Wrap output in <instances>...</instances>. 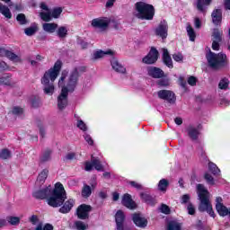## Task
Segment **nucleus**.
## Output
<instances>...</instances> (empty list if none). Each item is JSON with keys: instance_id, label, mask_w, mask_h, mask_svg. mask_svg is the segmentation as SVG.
<instances>
[{"instance_id": "nucleus-36", "label": "nucleus", "mask_w": 230, "mask_h": 230, "mask_svg": "<svg viewBox=\"0 0 230 230\" xmlns=\"http://www.w3.org/2000/svg\"><path fill=\"white\" fill-rule=\"evenodd\" d=\"M38 30H39V27H37V24L34 23L32 26L26 28L24 30V33L28 37H31V35H35V33H37Z\"/></svg>"}, {"instance_id": "nucleus-38", "label": "nucleus", "mask_w": 230, "mask_h": 230, "mask_svg": "<svg viewBox=\"0 0 230 230\" xmlns=\"http://www.w3.org/2000/svg\"><path fill=\"white\" fill-rule=\"evenodd\" d=\"M222 35H223L222 31L218 29L213 30V33H212L213 40L222 42Z\"/></svg>"}, {"instance_id": "nucleus-15", "label": "nucleus", "mask_w": 230, "mask_h": 230, "mask_svg": "<svg viewBox=\"0 0 230 230\" xmlns=\"http://www.w3.org/2000/svg\"><path fill=\"white\" fill-rule=\"evenodd\" d=\"M122 205H124L125 208H128V209H136V208H137L136 201L132 199V196L130 194H124L122 197Z\"/></svg>"}, {"instance_id": "nucleus-16", "label": "nucleus", "mask_w": 230, "mask_h": 230, "mask_svg": "<svg viewBox=\"0 0 230 230\" xmlns=\"http://www.w3.org/2000/svg\"><path fill=\"white\" fill-rule=\"evenodd\" d=\"M111 64L115 73H119L120 75H127V68L118 59H111Z\"/></svg>"}, {"instance_id": "nucleus-29", "label": "nucleus", "mask_w": 230, "mask_h": 230, "mask_svg": "<svg viewBox=\"0 0 230 230\" xmlns=\"http://www.w3.org/2000/svg\"><path fill=\"white\" fill-rule=\"evenodd\" d=\"M67 27L60 26L56 29V35L58 39H66L67 37Z\"/></svg>"}, {"instance_id": "nucleus-56", "label": "nucleus", "mask_w": 230, "mask_h": 230, "mask_svg": "<svg viewBox=\"0 0 230 230\" xmlns=\"http://www.w3.org/2000/svg\"><path fill=\"white\" fill-rule=\"evenodd\" d=\"M190 194H184L181 196V204H190Z\"/></svg>"}, {"instance_id": "nucleus-6", "label": "nucleus", "mask_w": 230, "mask_h": 230, "mask_svg": "<svg viewBox=\"0 0 230 230\" xmlns=\"http://www.w3.org/2000/svg\"><path fill=\"white\" fill-rule=\"evenodd\" d=\"M206 58L211 69L218 70L221 67L227 66V56L224 53L216 54L209 50L206 55Z\"/></svg>"}, {"instance_id": "nucleus-19", "label": "nucleus", "mask_w": 230, "mask_h": 230, "mask_svg": "<svg viewBox=\"0 0 230 230\" xmlns=\"http://www.w3.org/2000/svg\"><path fill=\"white\" fill-rule=\"evenodd\" d=\"M212 22L215 26H220L222 24V9H215L212 13Z\"/></svg>"}, {"instance_id": "nucleus-58", "label": "nucleus", "mask_w": 230, "mask_h": 230, "mask_svg": "<svg viewBox=\"0 0 230 230\" xmlns=\"http://www.w3.org/2000/svg\"><path fill=\"white\" fill-rule=\"evenodd\" d=\"M187 210L189 215H195V206L191 202L187 205Z\"/></svg>"}, {"instance_id": "nucleus-32", "label": "nucleus", "mask_w": 230, "mask_h": 230, "mask_svg": "<svg viewBox=\"0 0 230 230\" xmlns=\"http://www.w3.org/2000/svg\"><path fill=\"white\" fill-rule=\"evenodd\" d=\"M48 173H49V171L48 169H44L38 176L37 182L40 184H44L46 182V180L48 179Z\"/></svg>"}, {"instance_id": "nucleus-59", "label": "nucleus", "mask_w": 230, "mask_h": 230, "mask_svg": "<svg viewBox=\"0 0 230 230\" xmlns=\"http://www.w3.org/2000/svg\"><path fill=\"white\" fill-rule=\"evenodd\" d=\"M172 58L175 60V62H182L184 58L182 57V54L176 53L172 55Z\"/></svg>"}, {"instance_id": "nucleus-41", "label": "nucleus", "mask_w": 230, "mask_h": 230, "mask_svg": "<svg viewBox=\"0 0 230 230\" xmlns=\"http://www.w3.org/2000/svg\"><path fill=\"white\" fill-rule=\"evenodd\" d=\"M40 17L45 22H49V21H51V19H52L51 11H46V12L40 13Z\"/></svg>"}, {"instance_id": "nucleus-11", "label": "nucleus", "mask_w": 230, "mask_h": 230, "mask_svg": "<svg viewBox=\"0 0 230 230\" xmlns=\"http://www.w3.org/2000/svg\"><path fill=\"white\" fill-rule=\"evenodd\" d=\"M158 98L160 100H165L168 103H175V93L170 90H160L157 92Z\"/></svg>"}, {"instance_id": "nucleus-7", "label": "nucleus", "mask_w": 230, "mask_h": 230, "mask_svg": "<svg viewBox=\"0 0 230 230\" xmlns=\"http://www.w3.org/2000/svg\"><path fill=\"white\" fill-rule=\"evenodd\" d=\"M111 24V18L107 17H99L92 20L91 26L98 30L100 33H104L109 30V26Z\"/></svg>"}, {"instance_id": "nucleus-43", "label": "nucleus", "mask_w": 230, "mask_h": 230, "mask_svg": "<svg viewBox=\"0 0 230 230\" xmlns=\"http://www.w3.org/2000/svg\"><path fill=\"white\" fill-rule=\"evenodd\" d=\"M208 170L213 175H220V169L214 163H208Z\"/></svg>"}, {"instance_id": "nucleus-30", "label": "nucleus", "mask_w": 230, "mask_h": 230, "mask_svg": "<svg viewBox=\"0 0 230 230\" xmlns=\"http://www.w3.org/2000/svg\"><path fill=\"white\" fill-rule=\"evenodd\" d=\"M167 230H182V223L175 220L170 221L167 224Z\"/></svg>"}, {"instance_id": "nucleus-1", "label": "nucleus", "mask_w": 230, "mask_h": 230, "mask_svg": "<svg viewBox=\"0 0 230 230\" xmlns=\"http://www.w3.org/2000/svg\"><path fill=\"white\" fill-rule=\"evenodd\" d=\"M33 197L40 200L47 199V202L51 208H60L67 199L64 185L60 182L56 183L54 190L51 189V185H49L45 189L34 191Z\"/></svg>"}, {"instance_id": "nucleus-54", "label": "nucleus", "mask_w": 230, "mask_h": 230, "mask_svg": "<svg viewBox=\"0 0 230 230\" xmlns=\"http://www.w3.org/2000/svg\"><path fill=\"white\" fill-rule=\"evenodd\" d=\"M159 210L161 213H164V215H170V207H168L166 204H162L159 208Z\"/></svg>"}, {"instance_id": "nucleus-55", "label": "nucleus", "mask_w": 230, "mask_h": 230, "mask_svg": "<svg viewBox=\"0 0 230 230\" xmlns=\"http://www.w3.org/2000/svg\"><path fill=\"white\" fill-rule=\"evenodd\" d=\"M132 188H135L136 190H143V185L137 181H131L128 182Z\"/></svg>"}, {"instance_id": "nucleus-5", "label": "nucleus", "mask_w": 230, "mask_h": 230, "mask_svg": "<svg viewBox=\"0 0 230 230\" xmlns=\"http://www.w3.org/2000/svg\"><path fill=\"white\" fill-rule=\"evenodd\" d=\"M133 15L141 21H152V19H154V15H155V9L152 4L145 2H137L135 4Z\"/></svg>"}, {"instance_id": "nucleus-14", "label": "nucleus", "mask_w": 230, "mask_h": 230, "mask_svg": "<svg viewBox=\"0 0 230 230\" xmlns=\"http://www.w3.org/2000/svg\"><path fill=\"white\" fill-rule=\"evenodd\" d=\"M93 168H95L98 172H102L103 170V165H102V162L98 158L93 157L92 162H86L84 170L86 172H91Z\"/></svg>"}, {"instance_id": "nucleus-37", "label": "nucleus", "mask_w": 230, "mask_h": 230, "mask_svg": "<svg viewBox=\"0 0 230 230\" xmlns=\"http://www.w3.org/2000/svg\"><path fill=\"white\" fill-rule=\"evenodd\" d=\"M5 55L7 58H9V60H12L13 62H22L21 57L12 51H6Z\"/></svg>"}, {"instance_id": "nucleus-48", "label": "nucleus", "mask_w": 230, "mask_h": 230, "mask_svg": "<svg viewBox=\"0 0 230 230\" xmlns=\"http://www.w3.org/2000/svg\"><path fill=\"white\" fill-rule=\"evenodd\" d=\"M204 179L207 181V183L209 184V186H215V178L208 172H206L204 175Z\"/></svg>"}, {"instance_id": "nucleus-26", "label": "nucleus", "mask_w": 230, "mask_h": 230, "mask_svg": "<svg viewBox=\"0 0 230 230\" xmlns=\"http://www.w3.org/2000/svg\"><path fill=\"white\" fill-rule=\"evenodd\" d=\"M81 195L83 199H89L93 195V188L86 183L84 184Z\"/></svg>"}, {"instance_id": "nucleus-20", "label": "nucleus", "mask_w": 230, "mask_h": 230, "mask_svg": "<svg viewBox=\"0 0 230 230\" xmlns=\"http://www.w3.org/2000/svg\"><path fill=\"white\" fill-rule=\"evenodd\" d=\"M133 222L137 226V227H142V228L146 227L148 224V221H146V218L143 217L141 214H134Z\"/></svg>"}, {"instance_id": "nucleus-40", "label": "nucleus", "mask_w": 230, "mask_h": 230, "mask_svg": "<svg viewBox=\"0 0 230 230\" xmlns=\"http://www.w3.org/2000/svg\"><path fill=\"white\" fill-rule=\"evenodd\" d=\"M170 186V182L166 179H162L158 182V190L160 191H166V189Z\"/></svg>"}, {"instance_id": "nucleus-12", "label": "nucleus", "mask_w": 230, "mask_h": 230, "mask_svg": "<svg viewBox=\"0 0 230 230\" xmlns=\"http://www.w3.org/2000/svg\"><path fill=\"white\" fill-rule=\"evenodd\" d=\"M159 58V51L155 48H152L149 53L142 59L143 64L152 65L157 62Z\"/></svg>"}, {"instance_id": "nucleus-53", "label": "nucleus", "mask_w": 230, "mask_h": 230, "mask_svg": "<svg viewBox=\"0 0 230 230\" xmlns=\"http://www.w3.org/2000/svg\"><path fill=\"white\" fill-rule=\"evenodd\" d=\"M16 21H18V22L22 25L26 24V22H28L26 21V15H24V13H19L16 17Z\"/></svg>"}, {"instance_id": "nucleus-27", "label": "nucleus", "mask_w": 230, "mask_h": 230, "mask_svg": "<svg viewBox=\"0 0 230 230\" xmlns=\"http://www.w3.org/2000/svg\"><path fill=\"white\" fill-rule=\"evenodd\" d=\"M140 198L144 202H146V204H149V206L155 205V199H154V197L150 196L149 194L142 192L140 193Z\"/></svg>"}, {"instance_id": "nucleus-57", "label": "nucleus", "mask_w": 230, "mask_h": 230, "mask_svg": "<svg viewBox=\"0 0 230 230\" xmlns=\"http://www.w3.org/2000/svg\"><path fill=\"white\" fill-rule=\"evenodd\" d=\"M29 222H31V224H32V226H37V224L39 223V216L37 215H32L29 217Z\"/></svg>"}, {"instance_id": "nucleus-25", "label": "nucleus", "mask_w": 230, "mask_h": 230, "mask_svg": "<svg viewBox=\"0 0 230 230\" xmlns=\"http://www.w3.org/2000/svg\"><path fill=\"white\" fill-rule=\"evenodd\" d=\"M42 28L47 33H55V31H57V29L58 28V24L55 22L43 23Z\"/></svg>"}, {"instance_id": "nucleus-23", "label": "nucleus", "mask_w": 230, "mask_h": 230, "mask_svg": "<svg viewBox=\"0 0 230 230\" xmlns=\"http://www.w3.org/2000/svg\"><path fill=\"white\" fill-rule=\"evenodd\" d=\"M73 206H75V199H68L66 200L63 206L59 208V213H69L71 209H73Z\"/></svg>"}, {"instance_id": "nucleus-8", "label": "nucleus", "mask_w": 230, "mask_h": 230, "mask_svg": "<svg viewBox=\"0 0 230 230\" xmlns=\"http://www.w3.org/2000/svg\"><path fill=\"white\" fill-rule=\"evenodd\" d=\"M69 90H66V88H62L60 94L58 96V109L59 111H64L66 107H67V96H69Z\"/></svg>"}, {"instance_id": "nucleus-34", "label": "nucleus", "mask_w": 230, "mask_h": 230, "mask_svg": "<svg viewBox=\"0 0 230 230\" xmlns=\"http://www.w3.org/2000/svg\"><path fill=\"white\" fill-rule=\"evenodd\" d=\"M0 13L4 15L6 19H12V13L10 12V9L3 4H0Z\"/></svg>"}, {"instance_id": "nucleus-10", "label": "nucleus", "mask_w": 230, "mask_h": 230, "mask_svg": "<svg viewBox=\"0 0 230 230\" xmlns=\"http://www.w3.org/2000/svg\"><path fill=\"white\" fill-rule=\"evenodd\" d=\"M224 199H222V197L216 198V209L220 217H230V208L224 206V203H222Z\"/></svg>"}, {"instance_id": "nucleus-63", "label": "nucleus", "mask_w": 230, "mask_h": 230, "mask_svg": "<svg viewBox=\"0 0 230 230\" xmlns=\"http://www.w3.org/2000/svg\"><path fill=\"white\" fill-rule=\"evenodd\" d=\"M220 41H215L213 40L212 42V49H214V51H218L220 49Z\"/></svg>"}, {"instance_id": "nucleus-64", "label": "nucleus", "mask_w": 230, "mask_h": 230, "mask_svg": "<svg viewBox=\"0 0 230 230\" xmlns=\"http://www.w3.org/2000/svg\"><path fill=\"white\" fill-rule=\"evenodd\" d=\"M8 69V65L4 61H0V71H6Z\"/></svg>"}, {"instance_id": "nucleus-35", "label": "nucleus", "mask_w": 230, "mask_h": 230, "mask_svg": "<svg viewBox=\"0 0 230 230\" xmlns=\"http://www.w3.org/2000/svg\"><path fill=\"white\" fill-rule=\"evenodd\" d=\"M51 154H53V151L50 149L45 150L40 157V162L48 163V161H51Z\"/></svg>"}, {"instance_id": "nucleus-46", "label": "nucleus", "mask_w": 230, "mask_h": 230, "mask_svg": "<svg viewBox=\"0 0 230 230\" xmlns=\"http://www.w3.org/2000/svg\"><path fill=\"white\" fill-rule=\"evenodd\" d=\"M12 157V152L8 149H2L0 150V159H10Z\"/></svg>"}, {"instance_id": "nucleus-61", "label": "nucleus", "mask_w": 230, "mask_h": 230, "mask_svg": "<svg viewBox=\"0 0 230 230\" xmlns=\"http://www.w3.org/2000/svg\"><path fill=\"white\" fill-rule=\"evenodd\" d=\"M189 85H191L192 87L197 85V77L195 76H190L188 79Z\"/></svg>"}, {"instance_id": "nucleus-4", "label": "nucleus", "mask_w": 230, "mask_h": 230, "mask_svg": "<svg viewBox=\"0 0 230 230\" xmlns=\"http://www.w3.org/2000/svg\"><path fill=\"white\" fill-rule=\"evenodd\" d=\"M198 197L199 199V211L204 213L205 211L215 218V212L213 211V206H211V201H209V191L207 190L203 184L197 185Z\"/></svg>"}, {"instance_id": "nucleus-33", "label": "nucleus", "mask_w": 230, "mask_h": 230, "mask_svg": "<svg viewBox=\"0 0 230 230\" xmlns=\"http://www.w3.org/2000/svg\"><path fill=\"white\" fill-rule=\"evenodd\" d=\"M24 112V110L19 106H14L11 109V111H9V115L11 116H22Z\"/></svg>"}, {"instance_id": "nucleus-3", "label": "nucleus", "mask_w": 230, "mask_h": 230, "mask_svg": "<svg viewBox=\"0 0 230 230\" xmlns=\"http://www.w3.org/2000/svg\"><path fill=\"white\" fill-rule=\"evenodd\" d=\"M86 71L87 67L84 66L73 68L69 73L66 85H64V82L66 81V75L62 74L58 81V87H62L70 93H74L75 89H76V86L78 85V78H80L81 73H85Z\"/></svg>"}, {"instance_id": "nucleus-45", "label": "nucleus", "mask_w": 230, "mask_h": 230, "mask_svg": "<svg viewBox=\"0 0 230 230\" xmlns=\"http://www.w3.org/2000/svg\"><path fill=\"white\" fill-rule=\"evenodd\" d=\"M7 222H9V224L11 226H19V224H21V217H7Z\"/></svg>"}, {"instance_id": "nucleus-22", "label": "nucleus", "mask_w": 230, "mask_h": 230, "mask_svg": "<svg viewBox=\"0 0 230 230\" xmlns=\"http://www.w3.org/2000/svg\"><path fill=\"white\" fill-rule=\"evenodd\" d=\"M117 224V230H123V222H125V214L123 211L119 210L115 215Z\"/></svg>"}, {"instance_id": "nucleus-44", "label": "nucleus", "mask_w": 230, "mask_h": 230, "mask_svg": "<svg viewBox=\"0 0 230 230\" xmlns=\"http://www.w3.org/2000/svg\"><path fill=\"white\" fill-rule=\"evenodd\" d=\"M187 33L190 37V40H191V42H195V38L197 35L195 34V30H193V27H191L190 24L187 26Z\"/></svg>"}, {"instance_id": "nucleus-18", "label": "nucleus", "mask_w": 230, "mask_h": 230, "mask_svg": "<svg viewBox=\"0 0 230 230\" xmlns=\"http://www.w3.org/2000/svg\"><path fill=\"white\" fill-rule=\"evenodd\" d=\"M212 1L213 0H197V10L203 13V15H206V13H208V6L211 4Z\"/></svg>"}, {"instance_id": "nucleus-42", "label": "nucleus", "mask_w": 230, "mask_h": 230, "mask_svg": "<svg viewBox=\"0 0 230 230\" xmlns=\"http://www.w3.org/2000/svg\"><path fill=\"white\" fill-rule=\"evenodd\" d=\"M74 227L76 230H87L89 229V225L84 223L83 221H75Z\"/></svg>"}, {"instance_id": "nucleus-60", "label": "nucleus", "mask_w": 230, "mask_h": 230, "mask_svg": "<svg viewBox=\"0 0 230 230\" xmlns=\"http://www.w3.org/2000/svg\"><path fill=\"white\" fill-rule=\"evenodd\" d=\"M194 26L197 30H200L202 26V22L200 21V18L199 17L194 18Z\"/></svg>"}, {"instance_id": "nucleus-51", "label": "nucleus", "mask_w": 230, "mask_h": 230, "mask_svg": "<svg viewBox=\"0 0 230 230\" xmlns=\"http://www.w3.org/2000/svg\"><path fill=\"white\" fill-rule=\"evenodd\" d=\"M35 230H53V226L49 224L45 225L42 226V223H39L35 228Z\"/></svg>"}, {"instance_id": "nucleus-52", "label": "nucleus", "mask_w": 230, "mask_h": 230, "mask_svg": "<svg viewBox=\"0 0 230 230\" xmlns=\"http://www.w3.org/2000/svg\"><path fill=\"white\" fill-rule=\"evenodd\" d=\"M77 128H80L83 132H87V124L82 119L77 120Z\"/></svg>"}, {"instance_id": "nucleus-49", "label": "nucleus", "mask_w": 230, "mask_h": 230, "mask_svg": "<svg viewBox=\"0 0 230 230\" xmlns=\"http://www.w3.org/2000/svg\"><path fill=\"white\" fill-rule=\"evenodd\" d=\"M159 87H168L170 85V79L169 78H162L156 82Z\"/></svg>"}, {"instance_id": "nucleus-17", "label": "nucleus", "mask_w": 230, "mask_h": 230, "mask_svg": "<svg viewBox=\"0 0 230 230\" xmlns=\"http://www.w3.org/2000/svg\"><path fill=\"white\" fill-rule=\"evenodd\" d=\"M147 75L152 78H164V71L159 67L150 66L147 68Z\"/></svg>"}, {"instance_id": "nucleus-13", "label": "nucleus", "mask_w": 230, "mask_h": 230, "mask_svg": "<svg viewBox=\"0 0 230 230\" xmlns=\"http://www.w3.org/2000/svg\"><path fill=\"white\" fill-rule=\"evenodd\" d=\"M155 32L157 37H161L163 40L166 39L168 37V22L164 20L160 22Z\"/></svg>"}, {"instance_id": "nucleus-2", "label": "nucleus", "mask_w": 230, "mask_h": 230, "mask_svg": "<svg viewBox=\"0 0 230 230\" xmlns=\"http://www.w3.org/2000/svg\"><path fill=\"white\" fill-rule=\"evenodd\" d=\"M60 69H62V62L57 61L52 68L45 72L41 79V84L44 85L43 91L45 94L51 96L53 95V93H55V84H53V82H55L58 75H60Z\"/></svg>"}, {"instance_id": "nucleus-9", "label": "nucleus", "mask_w": 230, "mask_h": 230, "mask_svg": "<svg viewBox=\"0 0 230 230\" xmlns=\"http://www.w3.org/2000/svg\"><path fill=\"white\" fill-rule=\"evenodd\" d=\"M93 211L91 205L82 204L76 209V215L80 220H87L89 218V213Z\"/></svg>"}, {"instance_id": "nucleus-24", "label": "nucleus", "mask_w": 230, "mask_h": 230, "mask_svg": "<svg viewBox=\"0 0 230 230\" xmlns=\"http://www.w3.org/2000/svg\"><path fill=\"white\" fill-rule=\"evenodd\" d=\"M163 60L164 64H165L167 67H170L171 69L173 68V61L172 60V57H170V53L166 49H163Z\"/></svg>"}, {"instance_id": "nucleus-62", "label": "nucleus", "mask_w": 230, "mask_h": 230, "mask_svg": "<svg viewBox=\"0 0 230 230\" xmlns=\"http://www.w3.org/2000/svg\"><path fill=\"white\" fill-rule=\"evenodd\" d=\"M84 137L86 143H88V145H91V146L94 145V141L93 140V137H91V135L84 134Z\"/></svg>"}, {"instance_id": "nucleus-47", "label": "nucleus", "mask_w": 230, "mask_h": 230, "mask_svg": "<svg viewBox=\"0 0 230 230\" xmlns=\"http://www.w3.org/2000/svg\"><path fill=\"white\" fill-rule=\"evenodd\" d=\"M218 87L220 89L224 90V91L228 89V87H229V79H227V78L221 79L219 84H218Z\"/></svg>"}, {"instance_id": "nucleus-21", "label": "nucleus", "mask_w": 230, "mask_h": 230, "mask_svg": "<svg viewBox=\"0 0 230 230\" xmlns=\"http://www.w3.org/2000/svg\"><path fill=\"white\" fill-rule=\"evenodd\" d=\"M187 134L192 141H197V139H199V136H200V132L199 131V128L193 126H189L187 128Z\"/></svg>"}, {"instance_id": "nucleus-28", "label": "nucleus", "mask_w": 230, "mask_h": 230, "mask_svg": "<svg viewBox=\"0 0 230 230\" xmlns=\"http://www.w3.org/2000/svg\"><path fill=\"white\" fill-rule=\"evenodd\" d=\"M105 55H113L112 50L103 51V50H97L93 52V60H98L100 58H103Z\"/></svg>"}, {"instance_id": "nucleus-50", "label": "nucleus", "mask_w": 230, "mask_h": 230, "mask_svg": "<svg viewBox=\"0 0 230 230\" xmlns=\"http://www.w3.org/2000/svg\"><path fill=\"white\" fill-rule=\"evenodd\" d=\"M61 13H62V9L60 7L55 8L51 12V17L52 19H58Z\"/></svg>"}, {"instance_id": "nucleus-31", "label": "nucleus", "mask_w": 230, "mask_h": 230, "mask_svg": "<svg viewBox=\"0 0 230 230\" xmlns=\"http://www.w3.org/2000/svg\"><path fill=\"white\" fill-rule=\"evenodd\" d=\"M0 85H12V75L4 74L0 76Z\"/></svg>"}, {"instance_id": "nucleus-39", "label": "nucleus", "mask_w": 230, "mask_h": 230, "mask_svg": "<svg viewBox=\"0 0 230 230\" xmlns=\"http://www.w3.org/2000/svg\"><path fill=\"white\" fill-rule=\"evenodd\" d=\"M31 105L34 107V109H37L38 107H40V97L37 95H32L30 98Z\"/></svg>"}]
</instances>
